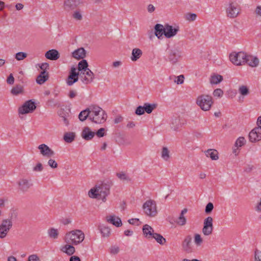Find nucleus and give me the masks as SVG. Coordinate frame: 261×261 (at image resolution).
Instances as JSON below:
<instances>
[{
    "label": "nucleus",
    "mask_w": 261,
    "mask_h": 261,
    "mask_svg": "<svg viewBox=\"0 0 261 261\" xmlns=\"http://www.w3.org/2000/svg\"><path fill=\"white\" fill-rule=\"evenodd\" d=\"M86 52L83 47L79 48L72 53V57L77 60L83 59L86 57Z\"/></svg>",
    "instance_id": "nucleus-24"
},
{
    "label": "nucleus",
    "mask_w": 261,
    "mask_h": 261,
    "mask_svg": "<svg viewBox=\"0 0 261 261\" xmlns=\"http://www.w3.org/2000/svg\"><path fill=\"white\" fill-rule=\"evenodd\" d=\"M91 115V106L89 108L81 111L79 115V118L80 121H84L88 117L90 119V116Z\"/></svg>",
    "instance_id": "nucleus-28"
},
{
    "label": "nucleus",
    "mask_w": 261,
    "mask_h": 261,
    "mask_svg": "<svg viewBox=\"0 0 261 261\" xmlns=\"http://www.w3.org/2000/svg\"><path fill=\"white\" fill-rule=\"evenodd\" d=\"M223 94V91L220 88L215 89L213 92V95L215 97H221Z\"/></svg>",
    "instance_id": "nucleus-52"
},
{
    "label": "nucleus",
    "mask_w": 261,
    "mask_h": 261,
    "mask_svg": "<svg viewBox=\"0 0 261 261\" xmlns=\"http://www.w3.org/2000/svg\"><path fill=\"white\" fill-rule=\"evenodd\" d=\"M205 154L207 157H210L213 160H217L219 159L218 152L214 149H209L204 152Z\"/></svg>",
    "instance_id": "nucleus-29"
},
{
    "label": "nucleus",
    "mask_w": 261,
    "mask_h": 261,
    "mask_svg": "<svg viewBox=\"0 0 261 261\" xmlns=\"http://www.w3.org/2000/svg\"><path fill=\"white\" fill-rule=\"evenodd\" d=\"M254 261H261V251L257 249L254 250Z\"/></svg>",
    "instance_id": "nucleus-51"
},
{
    "label": "nucleus",
    "mask_w": 261,
    "mask_h": 261,
    "mask_svg": "<svg viewBox=\"0 0 261 261\" xmlns=\"http://www.w3.org/2000/svg\"><path fill=\"white\" fill-rule=\"evenodd\" d=\"M28 261H40V259L36 254H32L29 256Z\"/></svg>",
    "instance_id": "nucleus-59"
},
{
    "label": "nucleus",
    "mask_w": 261,
    "mask_h": 261,
    "mask_svg": "<svg viewBox=\"0 0 261 261\" xmlns=\"http://www.w3.org/2000/svg\"><path fill=\"white\" fill-rule=\"evenodd\" d=\"M95 135V133L92 132L90 128L88 127H85L82 132L81 136L85 140H91Z\"/></svg>",
    "instance_id": "nucleus-20"
},
{
    "label": "nucleus",
    "mask_w": 261,
    "mask_h": 261,
    "mask_svg": "<svg viewBox=\"0 0 261 261\" xmlns=\"http://www.w3.org/2000/svg\"><path fill=\"white\" fill-rule=\"evenodd\" d=\"M88 195L90 197L92 198H98L99 195V192L97 190V185L93 188L90 189V190L88 192Z\"/></svg>",
    "instance_id": "nucleus-41"
},
{
    "label": "nucleus",
    "mask_w": 261,
    "mask_h": 261,
    "mask_svg": "<svg viewBox=\"0 0 261 261\" xmlns=\"http://www.w3.org/2000/svg\"><path fill=\"white\" fill-rule=\"evenodd\" d=\"M40 68L42 71H46V69L49 68V64L47 63H42Z\"/></svg>",
    "instance_id": "nucleus-63"
},
{
    "label": "nucleus",
    "mask_w": 261,
    "mask_h": 261,
    "mask_svg": "<svg viewBox=\"0 0 261 261\" xmlns=\"http://www.w3.org/2000/svg\"><path fill=\"white\" fill-rule=\"evenodd\" d=\"M186 222H187V220H186V218L184 217V216L181 215L180 214L176 223L180 226H184L186 224Z\"/></svg>",
    "instance_id": "nucleus-45"
},
{
    "label": "nucleus",
    "mask_w": 261,
    "mask_h": 261,
    "mask_svg": "<svg viewBox=\"0 0 261 261\" xmlns=\"http://www.w3.org/2000/svg\"><path fill=\"white\" fill-rule=\"evenodd\" d=\"M76 69L74 67H72L69 73L68 79L67 80V84L69 86L72 85L74 83L77 82L79 80V76L80 73L76 71Z\"/></svg>",
    "instance_id": "nucleus-15"
},
{
    "label": "nucleus",
    "mask_w": 261,
    "mask_h": 261,
    "mask_svg": "<svg viewBox=\"0 0 261 261\" xmlns=\"http://www.w3.org/2000/svg\"><path fill=\"white\" fill-rule=\"evenodd\" d=\"M142 208L144 213L150 217H154L158 214L156 204L153 200L150 199L145 201Z\"/></svg>",
    "instance_id": "nucleus-4"
},
{
    "label": "nucleus",
    "mask_w": 261,
    "mask_h": 261,
    "mask_svg": "<svg viewBox=\"0 0 261 261\" xmlns=\"http://www.w3.org/2000/svg\"><path fill=\"white\" fill-rule=\"evenodd\" d=\"M197 15L195 13H189L186 14V19L189 21H193L196 20Z\"/></svg>",
    "instance_id": "nucleus-47"
},
{
    "label": "nucleus",
    "mask_w": 261,
    "mask_h": 261,
    "mask_svg": "<svg viewBox=\"0 0 261 261\" xmlns=\"http://www.w3.org/2000/svg\"><path fill=\"white\" fill-rule=\"evenodd\" d=\"M245 60L246 61V63H247L248 65L252 67L257 66L259 64L258 59L256 57L252 55L246 54V57L245 58Z\"/></svg>",
    "instance_id": "nucleus-21"
},
{
    "label": "nucleus",
    "mask_w": 261,
    "mask_h": 261,
    "mask_svg": "<svg viewBox=\"0 0 261 261\" xmlns=\"http://www.w3.org/2000/svg\"><path fill=\"white\" fill-rule=\"evenodd\" d=\"M194 242L197 246H200L203 242V240L199 234L194 235Z\"/></svg>",
    "instance_id": "nucleus-46"
},
{
    "label": "nucleus",
    "mask_w": 261,
    "mask_h": 261,
    "mask_svg": "<svg viewBox=\"0 0 261 261\" xmlns=\"http://www.w3.org/2000/svg\"><path fill=\"white\" fill-rule=\"evenodd\" d=\"M97 190L99 192V196L101 197L102 200L106 198L110 193V186L106 184H101L99 185H97Z\"/></svg>",
    "instance_id": "nucleus-18"
},
{
    "label": "nucleus",
    "mask_w": 261,
    "mask_h": 261,
    "mask_svg": "<svg viewBox=\"0 0 261 261\" xmlns=\"http://www.w3.org/2000/svg\"><path fill=\"white\" fill-rule=\"evenodd\" d=\"M142 55V50L139 48H134L132 50L131 60L133 61H136L139 59Z\"/></svg>",
    "instance_id": "nucleus-31"
},
{
    "label": "nucleus",
    "mask_w": 261,
    "mask_h": 261,
    "mask_svg": "<svg viewBox=\"0 0 261 261\" xmlns=\"http://www.w3.org/2000/svg\"><path fill=\"white\" fill-rule=\"evenodd\" d=\"M239 93L243 96H246L250 93V90L249 88L245 85H241L239 88Z\"/></svg>",
    "instance_id": "nucleus-36"
},
{
    "label": "nucleus",
    "mask_w": 261,
    "mask_h": 261,
    "mask_svg": "<svg viewBox=\"0 0 261 261\" xmlns=\"http://www.w3.org/2000/svg\"><path fill=\"white\" fill-rule=\"evenodd\" d=\"M107 118L105 111L97 106H91V115L90 120L95 123H102L105 122Z\"/></svg>",
    "instance_id": "nucleus-1"
},
{
    "label": "nucleus",
    "mask_w": 261,
    "mask_h": 261,
    "mask_svg": "<svg viewBox=\"0 0 261 261\" xmlns=\"http://www.w3.org/2000/svg\"><path fill=\"white\" fill-rule=\"evenodd\" d=\"M119 248L117 246H111L110 248V253L112 254H117L119 252Z\"/></svg>",
    "instance_id": "nucleus-53"
},
{
    "label": "nucleus",
    "mask_w": 261,
    "mask_h": 261,
    "mask_svg": "<svg viewBox=\"0 0 261 261\" xmlns=\"http://www.w3.org/2000/svg\"><path fill=\"white\" fill-rule=\"evenodd\" d=\"M88 64L87 61L84 59L78 64V70L79 71H85L88 68Z\"/></svg>",
    "instance_id": "nucleus-35"
},
{
    "label": "nucleus",
    "mask_w": 261,
    "mask_h": 261,
    "mask_svg": "<svg viewBox=\"0 0 261 261\" xmlns=\"http://www.w3.org/2000/svg\"><path fill=\"white\" fill-rule=\"evenodd\" d=\"M181 125L179 123V119L178 118L174 119L171 124V128L175 131H177L181 127Z\"/></svg>",
    "instance_id": "nucleus-42"
},
{
    "label": "nucleus",
    "mask_w": 261,
    "mask_h": 261,
    "mask_svg": "<svg viewBox=\"0 0 261 261\" xmlns=\"http://www.w3.org/2000/svg\"><path fill=\"white\" fill-rule=\"evenodd\" d=\"M249 138L251 142H255L261 140V126L255 127L249 134Z\"/></svg>",
    "instance_id": "nucleus-11"
},
{
    "label": "nucleus",
    "mask_w": 261,
    "mask_h": 261,
    "mask_svg": "<svg viewBox=\"0 0 261 261\" xmlns=\"http://www.w3.org/2000/svg\"><path fill=\"white\" fill-rule=\"evenodd\" d=\"M184 81V75H180L177 77V80L175 81V82L177 84H182Z\"/></svg>",
    "instance_id": "nucleus-60"
},
{
    "label": "nucleus",
    "mask_w": 261,
    "mask_h": 261,
    "mask_svg": "<svg viewBox=\"0 0 261 261\" xmlns=\"http://www.w3.org/2000/svg\"><path fill=\"white\" fill-rule=\"evenodd\" d=\"M143 232L144 236L147 239H152V236L155 233L153 229L149 225L145 224L143 227Z\"/></svg>",
    "instance_id": "nucleus-22"
},
{
    "label": "nucleus",
    "mask_w": 261,
    "mask_h": 261,
    "mask_svg": "<svg viewBox=\"0 0 261 261\" xmlns=\"http://www.w3.org/2000/svg\"><path fill=\"white\" fill-rule=\"evenodd\" d=\"M214 209V205L212 202H208L205 208V213L206 214H210Z\"/></svg>",
    "instance_id": "nucleus-49"
},
{
    "label": "nucleus",
    "mask_w": 261,
    "mask_h": 261,
    "mask_svg": "<svg viewBox=\"0 0 261 261\" xmlns=\"http://www.w3.org/2000/svg\"><path fill=\"white\" fill-rule=\"evenodd\" d=\"M223 76L219 74H213L210 78V83L212 84H218L222 82Z\"/></svg>",
    "instance_id": "nucleus-34"
},
{
    "label": "nucleus",
    "mask_w": 261,
    "mask_h": 261,
    "mask_svg": "<svg viewBox=\"0 0 261 261\" xmlns=\"http://www.w3.org/2000/svg\"><path fill=\"white\" fill-rule=\"evenodd\" d=\"M255 13L256 15L261 16V6H257L255 10Z\"/></svg>",
    "instance_id": "nucleus-64"
},
{
    "label": "nucleus",
    "mask_w": 261,
    "mask_h": 261,
    "mask_svg": "<svg viewBox=\"0 0 261 261\" xmlns=\"http://www.w3.org/2000/svg\"><path fill=\"white\" fill-rule=\"evenodd\" d=\"M36 109L35 102L32 100H29L25 101L23 105L19 108L18 113L19 114H25L33 112Z\"/></svg>",
    "instance_id": "nucleus-6"
},
{
    "label": "nucleus",
    "mask_w": 261,
    "mask_h": 261,
    "mask_svg": "<svg viewBox=\"0 0 261 261\" xmlns=\"http://www.w3.org/2000/svg\"><path fill=\"white\" fill-rule=\"evenodd\" d=\"M43 167L41 163H38L33 168V170L36 172H41L43 170Z\"/></svg>",
    "instance_id": "nucleus-58"
},
{
    "label": "nucleus",
    "mask_w": 261,
    "mask_h": 261,
    "mask_svg": "<svg viewBox=\"0 0 261 261\" xmlns=\"http://www.w3.org/2000/svg\"><path fill=\"white\" fill-rule=\"evenodd\" d=\"M27 57V54L23 52H19L16 54L15 59L18 61L22 60Z\"/></svg>",
    "instance_id": "nucleus-48"
},
{
    "label": "nucleus",
    "mask_w": 261,
    "mask_h": 261,
    "mask_svg": "<svg viewBox=\"0 0 261 261\" xmlns=\"http://www.w3.org/2000/svg\"><path fill=\"white\" fill-rule=\"evenodd\" d=\"M73 17L77 20H81L83 16L80 11H75L73 14Z\"/></svg>",
    "instance_id": "nucleus-54"
},
{
    "label": "nucleus",
    "mask_w": 261,
    "mask_h": 261,
    "mask_svg": "<svg viewBox=\"0 0 261 261\" xmlns=\"http://www.w3.org/2000/svg\"><path fill=\"white\" fill-rule=\"evenodd\" d=\"M80 4L79 0H65L64 9L68 12L73 11L76 9Z\"/></svg>",
    "instance_id": "nucleus-13"
},
{
    "label": "nucleus",
    "mask_w": 261,
    "mask_h": 261,
    "mask_svg": "<svg viewBox=\"0 0 261 261\" xmlns=\"http://www.w3.org/2000/svg\"><path fill=\"white\" fill-rule=\"evenodd\" d=\"M80 77L83 83L87 85L93 82L94 79V74L90 69H87L85 71L80 72Z\"/></svg>",
    "instance_id": "nucleus-9"
},
{
    "label": "nucleus",
    "mask_w": 261,
    "mask_h": 261,
    "mask_svg": "<svg viewBox=\"0 0 261 261\" xmlns=\"http://www.w3.org/2000/svg\"><path fill=\"white\" fill-rule=\"evenodd\" d=\"M61 250L68 255H71L75 252V248L73 246L66 244L62 247Z\"/></svg>",
    "instance_id": "nucleus-32"
},
{
    "label": "nucleus",
    "mask_w": 261,
    "mask_h": 261,
    "mask_svg": "<svg viewBox=\"0 0 261 261\" xmlns=\"http://www.w3.org/2000/svg\"><path fill=\"white\" fill-rule=\"evenodd\" d=\"M192 237L190 235L186 236L181 243V247L184 251L189 253L192 252Z\"/></svg>",
    "instance_id": "nucleus-12"
},
{
    "label": "nucleus",
    "mask_w": 261,
    "mask_h": 261,
    "mask_svg": "<svg viewBox=\"0 0 261 261\" xmlns=\"http://www.w3.org/2000/svg\"><path fill=\"white\" fill-rule=\"evenodd\" d=\"M128 222L129 224L134 225L136 224L137 225H139V220L137 218H132L128 220Z\"/></svg>",
    "instance_id": "nucleus-62"
},
{
    "label": "nucleus",
    "mask_w": 261,
    "mask_h": 261,
    "mask_svg": "<svg viewBox=\"0 0 261 261\" xmlns=\"http://www.w3.org/2000/svg\"><path fill=\"white\" fill-rule=\"evenodd\" d=\"M75 136L74 133H66L64 135V140L67 143H71L74 140Z\"/></svg>",
    "instance_id": "nucleus-39"
},
{
    "label": "nucleus",
    "mask_w": 261,
    "mask_h": 261,
    "mask_svg": "<svg viewBox=\"0 0 261 261\" xmlns=\"http://www.w3.org/2000/svg\"><path fill=\"white\" fill-rule=\"evenodd\" d=\"M245 142H246V141H245V138L243 137H239L237 140L235 144H236V146L241 147L243 145L245 144Z\"/></svg>",
    "instance_id": "nucleus-50"
},
{
    "label": "nucleus",
    "mask_w": 261,
    "mask_h": 261,
    "mask_svg": "<svg viewBox=\"0 0 261 261\" xmlns=\"http://www.w3.org/2000/svg\"><path fill=\"white\" fill-rule=\"evenodd\" d=\"M181 54V51L177 48L170 50L168 56L169 61L172 64H175L180 58Z\"/></svg>",
    "instance_id": "nucleus-10"
},
{
    "label": "nucleus",
    "mask_w": 261,
    "mask_h": 261,
    "mask_svg": "<svg viewBox=\"0 0 261 261\" xmlns=\"http://www.w3.org/2000/svg\"><path fill=\"white\" fill-rule=\"evenodd\" d=\"M45 56L49 60H57L60 58V54L57 50L53 49L47 51Z\"/></svg>",
    "instance_id": "nucleus-23"
},
{
    "label": "nucleus",
    "mask_w": 261,
    "mask_h": 261,
    "mask_svg": "<svg viewBox=\"0 0 261 261\" xmlns=\"http://www.w3.org/2000/svg\"><path fill=\"white\" fill-rule=\"evenodd\" d=\"M246 57V54L243 51L239 53L233 52L229 55L230 61L235 65L239 66L245 64L246 61L245 58Z\"/></svg>",
    "instance_id": "nucleus-5"
},
{
    "label": "nucleus",
    "mask_w": 261,
    "mask_h": 261,
    "mask_svg": "<svg viewBox=\"0 0 261 261\" xmlns=\"http://www.w3.org/2000/svg\"><path fill=\"white\" fill-rule=\"evenodd\" d=\"M238 5L236 3H231L227 9V13L228 17L230 18L236 17L239 13V9Z\"/></svg>",
    "instance_id": "nucleus-17"
},
{
    "label": "nucleus",
    "mask_w": 261,
    "mask_h": 261,
    "mask_svg": "<svg viewBox=\"0 0 261 261\" xmlns=\"http://www.w3.org/2000/svg\"><path fill=\"white\" fill-rule=\"evenodd\" d=\"M145 111L144 106H139L137 108L135 111V114L137 115H141L144 114Z\"/></svg>",
    "instance_id": "nucleus-55"
},
{
    "label": "nucleus",
    "mask_w": 261,
    "mask_h": 261,
    "mask_svg": "<svg viewBox=\"0 0 261 261\" xmlns=\"http://www.w3.org/2000/svg\"><path fill=\"white\" fill-rule=\"evenodd\" d=\"M7 82L8 84L12 85L14 82V78L12 73H11L7 79Z\"/></svg>",
    "instance_id": "nucleus-61"
},
{
    "label": "nucleus",
    "mask_w": 261,
    "mask_h": 261,
    "mask_svg": "<svg viewBox=\"0 0 261 261\" xmlns=\"http://www.w3.org/2000/svg\"><path fill=\"white\" fill-rule=\"evenodd\" d=\"M144 111L148 114H150L153 110L156 109L158 107L157 103H145L144 104Z\"/></svg>",
    "instance_id": "nucleus-33"
},
{
    "label": "nucleus",
    "mask_w": 261,
    "mask_h": 261,
    "mask_svg": "<svg viewBox=\"0 0 261 261\" xmlns=\"http://www.w3.org/2000/svg\"><path fill=\"white\" fill-rule=\"evenodd\" d=\"M49 78L48 72L46 71H42L36 78V82L39 85L44 83Z\"/></svg>",
    "instance_id": "nucleus-25"
},
{
    "label": "nucleus",
    "mask_w": 261,
    "mask_h": 261,
    "mask_svg": "<svg viewBox=\"0 0 261 261\" xmlns=\"http://www.w3.org/2000/svg\"><path fill=\"white\" fill-rule=\"evenodd\" d=\"M11 93L17 95L23 92V87L21 85H17L11 89Z\"/></svg>",
    "instance_id": "nucleus-44"
},
{
    "label": "nucleus",
    "mask_w": 261,
    "mask_h": 261,
    "mask_svg": "<svg viewBox=\"0 0 261 261\" xmlns=\"http://www.w3.org/2000/svg\"><path fill=\"white\" fill-rule=\"evenodd\" d=\"M102 236L104 238L109 237L111 234V229L104 225H99L98 227Z\"/></svg>",
    "instance_id": "nucleus-30"
},
{
    "label": "nucleus",
    "mask_w": 261,
    "mask_h": 261,
    "mask_svg": "<svg viewBox=\"0 0 261 261\" xmlns=\"http://www.w3.org/2000/svg\"><path fill=\"white\" fill-rule=\"evenodd\" d=\"M19 189L22 192L24 193L29 190L33 186V184L30 180L26 178L20 179L17 182Z\"/></svg>",
    "instance_id": "nucleus-14"
},
{
    "label": "nucleus",
    "mask_w": 261,
    "mask_h": 261,
    "mask_svg": "<svg viewBox=\"0 0 261 261\" xmlns=\"http://www.w3.org/2000/svg\"><path fill=\"white\" fill-rule=\"evenodd\" d=\"M108 222L112 224L116 227H119L122 225V222L120 218L115 217V216H110L106 217Z\"/></svg>",
    "instance_id": "nucleus-26"
},
{
    "label": "nucleus",
    "mask_w": 261,
    "mask_h": 261,
    "mask_svg": "<svg viewBox=\"0 0 261 261\" xmlns=\"http://www.w3.org/2000/svg\"><path fill=\"white\" fill-rule=\"evenodd\" d=\"M40 153L46 158H50L55 154L54 151L50 149L47 145L42 144L38 147Z\"/></svg>",
    "instance_id": "nucleus-16"
},
{
    "label": "nucleus",
    "mask_w": 261,
    "mask_h": 261,
    "mask_svg": "<svg viewBox=\"0 0 261 261\" xmlns=\"http://www.w3.org/2000/svg\"><path fill=\"white\" fill-rule=\"evenodd\" d=\"M213 219L208 216L203 221V226L202 232L204 236H208L212 234L214 227L213 224Z\"/></svg>",
    "instance_id": "nucleus-8"
},
{
    "label": "nucleus",
    "mask_w": 261,
    "mask_h": 261,
    "mask_svg": "<svg viewBox=\"0 0 261 261\" xmlns=\"http://www.w3.org/2000/svg\"><path fill=\"white\" fill-rule=\"evenodd\" d=\"M84 238V232L81 230L75 229L66 234L65 241L68 244L76 245L82 242Z\"/></svg>",
    "instance_id": "nucleus-2"
},
{
    "label": "nucleus",
    "mask_w": 261,
    "mask_h": 261,
    "mask_svg": "<svg viewBox=\"0 0 261 261\" xmlns=\"http://www.w3.org/2000/svg\"><path fill=\"white\" fill-rule=\"evenodd\" d=\"M48 234L50 238L56 239L58 237L59 231L57 229L50 228L48 230Z\"/></svg>",
    "instance_id": "nucleus-38"
},
{
    "label": "nucleus",
    "mask_w": 261,
    "mask_h": 261,
    "mask_svg": "<svg viewBox=\"0 0 261 261\" xmlns=\"http://www.w3.org/2000/svg\"><path fill=\"white\" fill-rule=\"evenodd\" d=\"M152 239H154L156 241L161 245L164 244L166 240L161 234L155 233L152 236Z\"/></svg>",
    "instance_id": "nucleus-37"
},
{
    "label": "nucleus",
    "mask_w": 261,
    "mask_h": 261,
    "mask_svg": "<svg viewBox=\"0 0 261 261\" xmlns=\"http://www.w3.org/2000/svg\"><path fill=\"white\" fill-rule=\"evenodd\" d=\"M95 135L99 138L105 136L106 135L105 129L104 128H100L97 131Z\"/></svg>",
    "instance_id": "nucleus-57"
},
{
    "label": "nucleus",
    "mask_w": 261,
    "mask_h": 261,
    "mask_svg": "<svg viewBox=\"0 0 261 261\" xmlns=\"http://www.w3.org/2000/svg\"><path fill=\"white\" fill-rule=\"evenodd\" d=\"M12 227V222L11 219H4L1 224H0V239L5 238Z\"/></svg>",
    "instance_id": "nucleus-7"
},
{
    "label": "nucleus",
    "mask_w": 261,
    "mask_h": 261,
    "mask_svg": "<svg viewBox=\"0 0 261 261\" xmlns=\"http://www.w3.org/2000/svg\"><path fill=\"white\" fill-rule=\"evenodd\" d=\"M48 165L52 168H57L58 167V164L56 161L54 159H49L48 161Z\"/></svg>",
    "instance_id": "nucleus-56"
},
{
    "label": "nucleus",
    "mask_w": 261,
    "mask_h": 261,
    "mask_svg": "<svg viewBox=\"0 0 261 261\" xmlns=\"http://www.w3.org/2000/svg\"><path fill=\"white\" fill-rule=\"evenodd\" d=\"M165 36L167 38H170L174 36L179 31V27L173 28L168 24L165 25Z\"/></svg>",
    "instance_id": "nucleus-19"
},
{
    "label": "nucleus",
    "mask_w": 261,
    "mask_h": 261,
    "mask_svg": "<svg viewBox=\"0 0 261 261\" xmlns=\"http://www.w3.org/2000/svg\"><path fill=\"white\" fill-rule=\"evenodd\" d=\"M196 103L203 111H208L213 103V98L211 96L203 94L197 98Z\"/></svg>",
    "instance_id": "nucleus-3"
},
{
    "label": "nucleus",
    "mask_w": 261,
    "mask_h": 261,
    "mask_svg": "<svg viewBox=\"0 0 261 261\" xmlns=\"http://www.w3.org/2000/svg\"><path fill=\"white\" fill-rule=\"evenodd\" d=\"M116 176L120 180L122 181H130L132 180L131 178L123 172H120L116 173Z\"/></svg>",
    "instance_id": "nucleus-40"
},
{
    "label": "nucleus",
    "mask_w": 261,
    "mask_h": 261,
    "mask_svg": "<svg viewBox=\"0 0 261 261\" xmlns=\"http://www.w3.org/2000/svg\"><path fill=\"white\" fill-rule=\"evenodd\" d=\"M165 27H164L162 24L158 23L154 26V34L159 39H160L163 34L165 35Z\"/></svg>",
    "instance_id": "nucleus-27"
},
{
    "label": "nucleus",
    "mask_w": 261,
    "mask_h": 261,
    "mask_svg": "<svg viewBox=\"0 0 261 261\" xmlns=\"http://www.w3.org/2000/svg\"><path fill=\"white\" fill-rule=\"evenodd\" d=\"M161 156L165 161L170 158L169 151L167 147H163L161 152Z\"/></svg>",
    "instance_id": "nucleus-43"
}]
</instances>
